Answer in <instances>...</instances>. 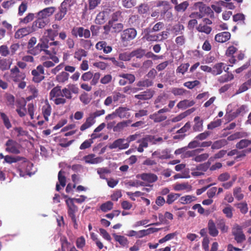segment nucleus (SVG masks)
Returning a JSON list of instances; mask_svg holds the SVG:
<instances>
[{
	"instance_id": "nucleus-1",
	"label": "nucleus",
	"mask_w": 251,
	"mask_h": 251,
	"mask_svg": "<svg viewBox=\"0 0 251 251\" xmlns=\"http://www.w3.org/2000/svg\"><path fill=\"white\" fill-rule=\"evenodd\" d=\"M31 74L32 75V81L36 83H40L45 78L44 68L41 65H39L32 70Z\"/></svg>"
},
{
	"instance_id": "nucleus-2",
	"label": "nucleus",
	"mask_w": 251,
	"mask_h": 251,
	"mask_svg": "<svg viewBox=\"0 0 251 251\" xmlns=\"http://www.w3.org/2000/svg\"><path fill=\"white\" fill-rule=\"evenodd\" d=\"M72 35L75 38H89L91 36V31L88 29H85L82 26H75L71 29Z\"/></svg>"
},
{
	"instance_id": "nucleus-3",
	"label": "nucleus",
	"mask_w": 251,
	"mask_h": 251,
	"mask_svg": "<svg viewBox=\"0 0 251 251\" xmlns=\"http://www.w3.org/2000/svg\"><path fill=\"white\" fill-rule=\"evenodd\" d=\"M79 93V88L75 84H70L67 85V87H64L62 89L61 95L65 98L66 100H71L73 98L72 94H78Z\"/></svg>"
},
{
	"instance_id": "nucleus-4",
	"label": "nucleus",
	"mask_w": 251,
	"mask_h": 251,
	"mask_svg": "<svg viewBox=\"0 0 251 251\" xmlns=\"http://www.w3.org/2000/svg\"><path fill=\"white\" fill-rule=\"evenodd\" d=\"M232 234L237 243H241L246 240V236L243 233L241 226L235 224L232 229Z\"/></svg>"
},
{
	"instance_id": "nucleus-5",
	"label": "nucleus",
	"mask_w": 251,
	"mask_h": 251,
	"mask_svg": "<svg viewBox=\"0 0 251 251\" xmlns=\"http://www.w3.org/2000/svg\"><path fill=\"white\" fill-rule=\"evenodd\" d=\"M5 146L6 147L5 151L7 152L16 154L20 153V145L16 141L12 139H9L6 142Z\"/></svg>"
},
{
	"instance_id": "nucleus-6",
	"label": "nucleus",
	"mask_w": 251,
	"mask_h": 251,
	"mask_svg": "<svg viewBox=\"0 0 251 251\" xmlns=\"http://www.w3.org/2000/svg\"><path fill=\"white\" fill-rule=\"evenodd\" d=\"M137 35L136 30L133 28L126 29L123 31L121 34V39L122 42L130 41L135 38Z\"/></svg>"
},
{
	"instance_id": "nucleus-7",
	"label": "nucleus",
	"mask_w": 251,
	"mask_h": 251,
	"mask_svg": "<svg viewBox=\"0 0 251 251\" xmlns=\"http://www.w3.org/2000/svg\"><path fill=\"white\" fill-rule=\"evenodd\" d=\"M10 75L13 81L16 82L24 80L26 77L25 73L20 71L16 66L10 70Z\"/></svg>"
},
{
	"instance_id": "nucleus-8",
	"label": "nucleus",
	"mask_w": 251,
	"mask_h": 251,
	"mask_svg": "<svg viewBox=\"0 0 251 251\" xmlns=\"http://www.w3.org/2000/svg\"><path fill=\"white\" fill-rule=\"evenodd\" d=\"M48 36L50 41H54L55 38L58 35L59 39L62 41H65L67 37V32L65 31H61L60 32L58 30H53L51 28H49L46 30Z\"/></svg>"
},
{
	"instance_id": "nucleus-9",
	"label": "nucleus",
	"mask_w": 251,
	"mask_h": 251,
	"mask_svg": "<svg viewBox=\"0 0 251 251\" xmlns=\"http://www.w3.org/2000/svg\"><path fill=\"white\" fill-rule=\"evenodd\" d=\"M65 201L67 206V213L68 216L71 219L76 217L75 214L78 211V207L75 204L73 201V199L68 198Z\"/></svg>"
},
{
	"instance_id": "nucleus-10",
	"label": "nucleus",
	"mask_w": 251,
	"mask_h": 251,
	"mask_svg": "<svg viewBox=\"0 0 251 251\" xmlns=\"http://www.w3.org/2000/svg\"><path fill=\"white\" fill-rule=\"evenodd\" d=\"M153 136L147 135L145 137L138 140L137 143H139L137 150L139 152H143L144 149L147 148L149 146V142H151L154 139Z\"/></svg>"
},
{
	"instance_id": "nucleus-11",
	"label": "nucleus",
	"mask_w": 251,
	"mask_h": 251,
	"mask_svg": "<svg viewBox=\"0 0 251 251\" xmlns=\"http://www.w3.org/2000/svg\"><path fill=\"white\" fill-rule=\"evenodd\" d=\"M55 10L54 7H47L38 12L37 16L50 23V17L53 14Z\"/></svg>"
},
{
	"instance_id": "nucleus-12",
	"label": "nucleus",
	"mask_w": 251,
	"mask_h": 251,
	"mask_svg": "<svg viewBox=\"0 0 251 251\" xmlns=\"http://www.w3.org/2000/svg\"><path fill=\"white\" fill-rule=\"evenodd\" d=\"M125 139L120 138L114 141L113 143L108 146L111 150L118 148L119 150L126 149L129 147L128 143H125Z\"/></svg>"
},
{
	"instance_id": "nucleus-13",
	"label": "nucleus",
	"mask_w": 251,
	"mask_h": 251,
	"mask_svg": "<svg viewBox=\"0 0 251 251\" xmlns=\"http://www.w3.org/2000/svg\"><path fill=\"white\" fill-rule=\"evenodd\" d=\"M155 6L159 7L163 6V9L159 12L160 15V19L165 16L167 12L171 9V6L169 2L166 0H158L155 2Z\"/></svg>"
},
{
	"instance_id": "nucleus-14",
	"label": "nucleus",
	"mask_w": 251,
	"mask_h": 251,
	"mask_svg": "<svg viewBox=\"0 0 251 251\" xmlns=\"http://www.w3.org/2000/svg\"><path fill=\"white\" fill-rule=\"evenodd\" d=\"M49 48V43L48 40H40L37 46L35 47V49H32L33 55H36L39 54L42 51L48 49Z\"/></svg>"
},
{
	"instance_id": "nucleus-15",
	"label": "nucleus",
	"mask_w": 251,
	"mask_h": 251,
	"mask_svg": "<svg viewBox=\"0 0 251 251\" xmlns=\"http://www.w3.org/2000/svg\"><path fill=\"white\" fill-rule=\"evenodd\" d=\"M33 32L31 26H27L18 29L14 34L15 39H21L30 33Z\"/></svg>"
},
{
	"instance_id": "nucleus-16",
	"label": "nucleus",
	"mask_w": 251,
	"mask_h": 251,
	"mask_svg": "<svg viewBox=\"0 0 251 251\" xmlns=\"http://www.w3.org/2000/svg\"><path fill=\"white\" fill-rule=\"evenodd\" d=\"M154 93V91L151 89H149L140 93L139 94L135 95L134 98L136 99L142 100H148L152 98Z\"/></svg>"
},
{
	"instance_id": "nucleus-17",
	"label": "nucleus",
	"mask_w": 251,
	"mask_h": 251,
	"mask_svg": "<svg viewBox=\"0 0 251 251\" xmlns=\"http://www.w3.org/2000/svg\"><path fill=\"white\" fill-rule=\"evenodd\" d=\"M49 23L46 20L38 17L37 19L32 23L31 27L33 31L35 32L39 29L43 28Z\"/></svg>"
},
{
	"instance_id": "nucleus-18",
	"label": "nucleus",
	"mask_w": 251,
	"mask_h": 251,
	"mask_svg": "<svg viewBox=\"0 0 251 251\" xmlns=\"http://www.w3.org/2000/svg\"><path fill=\"white\" fill-rule=\"evenodd\" d=\"M140 178L144 181L151 183L155 182L158 179L157 176L153 173H143L140 176Z\"/></svg>"
},
{
	"instance_id": "nucleus-19",
	"label": "nucleus",
	"mask_w": 251,
	"mask_h": 251,
	"mask_svg": "<svg viewBox=\"0 0 251 251\" xmlns=\"http://www.w3.org/2000/svg\"><path fill=\"white\" fill-rule=\"evenodd\" d=\"M109 11H103L100 12L96 17L95 22L97 24L102 25L106 21L109 15Z\"/></svg>"
},
{
	"instance_id": "nucleus-20",
	"label": "nucleus",
	"mask_w": 251,
	"mask_h": 251,
	"mask_svg": "<svg viewBox=\"0 0 251 251\" xmlns=\"http://www.w3.org/2000/svg\"><path fill=\"white\" fill-rule=\"evenodd\" d=\"M231 34L230 32L224 31L217 34L215 36V40L218 42L224 43L229 40Z\"/></svg>"
},
{
	"instance_id": "nucleus-21",
	"label": "nucleus",
	"mask_w": 251,
	"mask_h": 251,
	"mask_svg": "<svg viewBox=\"0 0 251 251\" xmlns=\"http://www.w3.org/2000/svg\"><path fill=\"white\" fill-rule=\"evenodd\" d=\"M149 118L152 120L154 123H160L166 120L167 119V116L165 115H163L158 110L157 112L151 114L149 116Z\"/></svg>"
},
{
	"instance_id": "nucleus-22",
	"label": "nucleus",
	"mask_w": 251,
	"mask_h": 251,
	"mask_svg": "<svg viewBox=\"0 0 251 251\" xmlns=\"http://www.w3.org/2000/svg\"><path fill=\"white\" fill-rule=\"evenodd\" d=\"M96 48L98 50H102L105 53H108L111 52L112 48L108 46L105 41H99L96 45Z\"/></svg>"
},
{
	"instance_id": "nucleus-23",
	"label": "nucleus",
	"mask_w": 251,
	"mask_h": 251,
	"mask_svg": "<svg viewBox=\"0 0 251 251\" xmlns=\"http://www.w3.org/2000/svg\"><path fill=\"white\" fill-rule=\"evenodd\" d=\"M209 234L212 237H216L219 234V231L216 227V224L212 219L209 220L207 224Z\"/></svg>"
},
{
	"instance_id": "nucleus-24",
	"label": "nucleus",
	"mask_w": 251,
	"mask_h": 251,
	"mask_svg": "<svg viewBox=\"0 0 251 251\" xmlns=\"http://www.w3.org/2000/svg\"><path fill=\"white\" fill-rule=\"evenodd\" d=\"M128 110L126 107H119L115 110V113L120 118H128L130 116Z\"/></svg>"
},
{
	"instance_id": "nucleus-25",
	"label": "nucleus",
	"mask_w": 251,
	"mask_h": 251,
	"mask_svg": "<svg viewBox=\"0 0 251 251\" xmlns=\"http://www.w3.org/2000/svg\"><path fill=\"white\" fill-rule=\"evenodd\" d=\"M62 89L61 86L57 85L52 88L50 92L49 98L50 100L61 95Z\"/></svg>"
},
{
	"instance_id": "nucleus-26",
	"label": "nucleus",
	"mask_w": 251,
	"mask_h": 251,
	"mask_svg": "<svg viewBox=\"0 0 251 251\" xmlns=\"http://www.w3.org/2000/svg\"><path fill=\"white\" fill-rule=\"evenodd\" d=\"M223 69H225L224 63L220 62L215 64L212 68L211 74L213 75H217L221 74Z\"/></svg>"
},
{
	"instance_id": "nucleus-27",
	"label": "nucleus",
	"mask_w": 251,
	"mask_h": 251,
	"mask_svg": "<svg viewBox=\"0 0 251 251\" xmlns=\"http://www.w3.org/2000/svg\"><path fill=\"white\" fill-rule=\"evenodd\" d=\"M68 10L66 7L62 6L61 4L59 8L58 11L55 14L54 18L56 21H60L63 19L65 16L66 15Z\"/></svg>"
},
{
	"instance_id": "nucleus-28",
	"label": "nucleus",
	"mask_w": 251,
	"mask_h": 251,
	"mask_svg": "<svg viewBox=\"0 0 251 251\" xmlns=\"http://www.w3.org/2000/svg\"><path fill=\"white\" fill-rule=\"evenodd\" d=\"M22 161L24 162H26V158L24 157H21L19 156L13 157L10 155L5 156V162L11 164L12 163H16L18 161Z\"/></svg>"
},
{
	"instance_id": "nucleus-29",
	"label": "nucleus",
	"mask_w": 251,
	"mask_h": 251,
	"mask_svg": "<svg viewBox=\"0 0 251 251\" xmlns=\"http://www.w3.org/2000/svg\"><path fill=\"white\" fill-rule=\"evenodd\" d=\"M42 111L45 120L48 121L49 117L51 112V107L48 102H47L46 104L42 107Z\"/></svg>"
},
{
	"instance_id": "nucleus-30",
	"label": "nucleus",
	"mask_w": 251,
	"mask_h": 251,
	"mask_svg": "<svg viewBox=\"0 0 251 251\" xmlns=\"http://www.w3.org/2000/svg\"><path fill=\"white\" fill-rule=\"evenodd\" d=\"M84 160L87 163L90 164H97L100 162V157H95L94 154H90L84 156Z\"/></svg>"
},
{
	"instance_id": "nucleus-31",
	"label": "nucleus",
	"mask_w": 251,
	"mask_h": 251,
	"mask_svg": "<svg viewBox=\"0 0 251 251\" xmlns=\"http://www.w3.org/2000/svg\"><path fill=\"white\" fill-rule=\"evenodd\" d=\"M195 125L193 127L194 131H201L203 130V120H200V117L196 116L194 118Z\"/></svg>"
},
{
	"instance_id": "nucleus-32",
	"label": "nucleus",
	"mask_w": 251,
	"mask_h": 251,
	"mask_svg": "<svg viewBox=\"0 0 251 251\" xmlns=\"http://www.w3.org/2000/svg\"><path fill=\"white\" fill-rule=\"evenodd\" d=\"M227 144V140L225 139L217 140L212 144L211 149L213 150H218L226 146Z\"/></svg>"
},
{
	"instance_id": "nucleus-33",
	"label": "nucleus",
	"mask_w": 251,
	"mask_h": 251,
	"mask_svg": "<svg viewBox=\"0 0 251 251\" xmlns=\"http://www.w3.org/2000/svg\"><path fill=\"white\" fill-rule=\"evenodd\" d=\"M69 74L66 72L63 71L56 76V80L59 83H65L69 79Z\"/></svg>"
},
{
	"instance_id": "nucleus-34",
	"label": "nucleus",
	"mask_w": 251,
	"mask_h": 251,
	"mask_svg": "<svg viewBox=\"0 0 251 251\" xmlns=\"http://www.w3.org/2000/svg\"><path fill=\"white\" fill-rule=\"evenodd\" d=\"M191 189L192 186L189 185L188 183H177L174 186V189L175 191H182L186 190L187 191H190L191 190Z\"/></svg>"
},
{
	"instance_id": "nucleus-35",
	"label": "nucleus",
	"mask_w": 251,
	"mask_h": 251,
	"mask_svg": "<svg viewBox=\"0 0 251 251\" xmlns=\"http://www.w3.org/2000/svg\"><path fill=\"white\" fill-rule=\"evenodd\" d=\"M189 5L188 1H184L180 3H178L174 6L175 10L177 12H184Z\"/></svg>"
},
{
	"instance_id": "nucleus-36",
	"label": "nucleus",
	"mask_w": 251,
	"mask_h": 251,
	"mask_svg": "<svg viewBox=\"0 0 251 251\" xmlns=\"http://www.w3.org/2000/svg\"><path fill=\"white\" fill-rule=\"evenodd\" d=\"M113 236L114 237L115 240L118 242L121 246L125 247L127 246L128 242L126 237L122 235H118L116 233L112 234Z\"/></svg>"
},
{
	"instance_id": "nucleus-37",
	"label": "nucleus",
	"mask_w": 251,
	"mask_h": 251,
	"mask_svg": "<svg viewBox=\"0 0 251 251\" xmlns=\"http://www.w3.org/2000/svg\"><path fill=\"white\" fill-rule=\"evenodd\" d=\"M195 103V102L194 100H184L179 101L177 104V107L179 109H185L194 105Z\"/></svg>"
},
{
	"instance_id": "nucleus-38",
	"label": "nucleus",
	"mask_w": 251,
	"mask_h": 251,
	"mask_svg": "<svg viewBox=\"0 0 251 251\" xmlns=\"http://www.w3.org/2000/svg\"><path fill=\"white\" fill-rule=\"evenodd\" d=\"M95 122L96 121L93 120V118H91L90 116H89L86 118L85 123L80 126V130L82 131L86 130V129L90 127L93 125H94Z\"/></svg>"
},
{
	"instance_id": "nucleus-39",
	"label": "nucleus",
	"mask_w": 251,
	"mask_h": 251,
	"mask_svg": "<svg viewBox=\"0 0 251 251\" xmlns=\"http://www.w3.org/2000/svg\"><path fill=\"white\" fill-rule=\"evenodd\" d=\"M132 58L136 57L137 58L141 59L145 55V50L142 48H138L131 52Z\"/></svg>"
},
{
	"instance_id": "nucleus-40",
	"label": "nucleus",
	"mask_w": 251,
	"mask_h": 251,
	"mask_svg": "<svg viewBox=\"0 0 251 251\" xmlns=\"http://www.w3.org/2000/svg\"><path fill=\"white\" fill-rule=\"evenodd\" d=\"M152 80L147 78L139 81L137 84V86L139 87H149L153 85Z\"/></svg>"
},
{
	"instance_id": "nucleus-41",
	"label": "nucleus",
	"mask_w": 251,
	"mask_h": 251,
	"mask_svg": "<svg viewBox=\"0 0 251 251\" xmlns=\"http://www.w3.org/2000/svg\"><path fill=\"white\" fill-rule=\"evenodd\" d=\"M234 79V75L231 73H227L220 76L218 81L220 83H223L232 80Z\"/></svg>"
},
{
	"instance_id": "nucleus-42",
	"label": "nucleus",
	"mask_w": 251,
	"mask_h": 251,
	"mask_svg": "<svg viewBox=\"0 0 251 251\" xmlns=\"http://www.w3.org/2000/svg\"><path fill=\"white\" fill-rule=\"evenodd\" d=\"M247 106L245 105H242L238 108H237L234 112L231 114L232 119H234L238 117L240 115H243L246 113Z\"/></svg>"
},
{
	"instance_id": "nucleus-43",
	"label": "nucleus",
	"mask_w": 251,
	"mask_h": 251,
	"mask_svg": "<svg viewBox=\"0 0 251 251\" xmlns=\"http://www.w3.org/2000/svg\"><path fill=\"white\" fill-rule=\"evenodd\" d=\"M37 43V39L35 37H32L30 38V39L29 40L28 43H27V49H28V52L33 55L32 49H35V47H34L35 45Z\"/></svg>"
},
{
	"instance_id": "nucleus-44",
	"label": "nucleus",
	"mask_w": 251,
	"mask_h": 251,
	"mask_svg": "<svg viewBox=\"0 0 251 251\" xmlns=\"http://www.w3.org/2000/svg\"><path fill=\"white\" fill-rule=\"evenodd\" d=\"M216 224L218 227L223 233L227 232L228 227L226 225L225 221L224 219L218 220L216 222Z\"/></svg>"
},
{
	"instance_id": "nucleus-45",
	"label": "nucleus",
	"mask_w": 251,
	"mask_h": 251,
	"mask_svg": "<svg viewBox=\"0 0 251 251\" xmlns=\"http://www.w3.org/2000/svg\"><path fill=\"white\" fill-rule=\"evenodd\" d=\"M60 242L61 245V251H68L71 243L68 242L66 237H61Z\"/></svg>"
},
{
	"instance_id": "nucleus-46",
	"label": "nucleus",
	"mask_w": 251,
	"mask_h": 251,
	"mask_svg": "<svg viewBox=\"0 0 251 251\" xmlns=\"http://www.w3.org/2000/svg\"><path fill=\"white\" fill-rule=\"evenodd\" d=\"M87 55V51L83 49H79L76 50L74 53V58L78 61H80L83 57H85Z\"/></svg>"
},
{
	"instance_id": "nucleus-47",
	"label": "nucleus",
	"mask_w": 251,
	"mask_h": 251,
	"mask_svg": "<svg viewBox=\"0 0 251 251\" xmlns=\"http://www.w3.org/2000/svg\"><path fill=\"white\" fill-rule=\"evenodd\" d=\"M251 144V140L242 139L236 144V147L238 149H243Z\"/></svg>"
},
{
	"instance_id": "nucleus-48",
	"label": "nucleus",
	"mask_w": 251,
	"mask_h": 251,
	"mask_svg": "<svg viewBox=\"0 0 251 251\" xmlns=\"http://www.w3.org/2000/svg\"><path fill=\"white\" fill-rule=\"evenodd\" d=\"M180 194L176 193H170L168 195L167 197L166 203L168 204H172L179 197Z\"/></svg>"
},
{
	"instance_id": "nucleus-49",
	"label": "nucleus",
	"mask_w": 251,
	"mask_h": 251,
	"mask_svg": "<svg viewBox=\"0 0 251 251\" xmlns=\"http://www.w3.org/2000/svg\"><path fill=\"white\" fill-rule=\"evenodd\" d=\"M195 200L196 197L195 196L186 195L181 197L179 199V201L182 204H186L191 203L192 201H194Z\"/></svg>"
},
{
	"instance_id": "nucleus-50",
	"label": "nucleus",
	"mask_w": 251,
	"mask_h": 251,
	"mask_svg": "<svg viewBox=\"0 0 251 251\" xmlns=\"http://www.w3.org/2000/svg\"><path fill=\"white\" fill-rule=\"evenodd\" d=\"M113 203L111 201H107L102 203L100 207L101 210L104 212H106L112 209Z\"/></svg>"
},
{
	"instance_id": "nucleus-51",
	"label": "nucleus",
	"mask_w": 251,
	"mask_h": 251,
	"mask_svg": "<svg viewBox=\"0 0 251 251\" xmlns=\"http://www.w3.org/2000/svg\"><path fill=\"white\" fill-rule=\"evenodd\" d=\"M197 29L201 32H204L207 34H209L212 28L207 25H203L202 24H200L197 27Z\"/></svg>"
},
{
	"instance_id": "nucleus-52",
	"label": "nucleus",
	"mask_w": 251,
	"mask_h": 251,
	"mask_svg": "<svg viewBox=\"0 0 251 251\" xmlns=\"http://www.w3.org/2000/svg\"><path fill=\"white\" fill-rule=\"evenodd\" d=\"M0 115L6 128L8 129L10 128L12 126V125L9 118L4 113L1 112L0 113Z\"/></svg>"
},
{
	"instance_id": "nucleus-53",
	"label": "nucleus",
	"mask_w": 251,
	"mask_h": 251,
	"mask_svg": "<svg viewBox=\"0 0 251 251\" xmlns=\"http://www.w3.org/2000/svg\"><path fill=\"white\" fill-rule=\"evenodd\" d=\"M241 188L240 187H235L233 189V196L238 200L240 201L244 198V195L241 193Z\"/></svg>"
},
{
	"instance_id": "nucleus-54",
	"label": "nucleus",
	"mask_w": 251,
	"mask_h": 251,
	"mask_svg": "<svg viewBox=\"0 0 251 251\" xmlns=\"http://www.w3.org/2000/svg\"><path fill=\"white\" fill-rule=\"evenodd\" d=\"M10 64L6 59H1L0 60V69L2 71L8 70L10 68Z\"/></svg>"
},
{
	"instance_id": "nucleus-55",
	"label": "nucleus",
	"mask_w": 251,
	"mask_h": 251,
	"mask_svg": "<svg viewBox=\"0 0 251 251\" xmlns=\"http://www.w3.org/2000/svg\"><path fill=\"white\" fill-rule=\"evenodd\" d=\"M177 234L176 232L169 233L167 234L165 237L160 239L158 241V243L159 244H162L164 242H166L169 240H170L173 238Z\"/></svg>"
},
{
	"instance_id": "nucleus-56",
	"label": "nucleus",
	"mask_w": 251,
	"mask_h": 251,
	"mask_svg": "<svg viewBox=\"0 0 251 251\" xmlns=\"http://www.w3.org/2000/svg\"><path fill=\"white\" fill-rule=\"evenodd\" d=\"M119 76L122 78H126L128 81L129 84H132L135 80L134 75L130 74H122L119 75Z\"/></svg>"
},
{
	"instance_id": "nucleus-57",
	"label": "nucleus",
	"mask_w": 251,
	"mask_h": 251,
	"mask_svg": "<svg viewBox=\"0 0 251 251\" xmlns=\"http://www.w3.org/2000/svg\"><path fill=\"white\" fill-rule=\"evenodd\" d=\"M189 67V63L181 64L179 66L177 67L176 70V73H180L184 75L185 73L187 71V70Z\"/></svg>"
},
{
	"instance_id": "nucleus-58",
	"label": "nucleus",
	"mask_w": 251,
	"mask_h": 251,
	"mask_svg": "<svg viewBox=\"0 0 251 251\" xmlns=\"http://www.w3.org/2000/svg\"><path fill=\"white\" fill-rule=\"evenodd\" d=\"M138 12L140 14H144L147 13L149 10V6L148 4L142 3L138 7Z\"/></svg>"
},
{
	"instance_id": "nucleus-59",
	"label": "nucleus",
	"mask_w": 251,
	"mask_h": 251,
	"mask_svg": "<svg viewBox=\"0 0 251 251\" xmlns=\"http://www.w3.org/2000/svg\"><path fill=\"white\" fill-rule=\"evenodd\" d=\"M76 3V0H64L62 3V6L66 7L68 10H70L71 7Z\"/></svg>"
},
{
	"instance_id": "nucleus-60",
	"label": "nucleus",
	"mask_w": 251,
	"mask_h": 251,
	"mask_svg": "<svg viewBox=\"0 0 251 251\" xmlns=\"http://www.w3.org/2000/svg\"><path fill=\"white\" fill-rule=\"evenodd\" d=\"M112 97L114 102H117L119 101H120L121 102H122L123 100L125 99L126 97L124 94H122L119 92H114L113 93Z\"/></svg>"
},
{
	"instance_id": "nucleus-61",
	"label": "nucleus",
	"mask_w": 251,
	"mask_h": 251,
	"mask_svg": "<svg viewBox=\"0 0 251 251\" xmlns=\"http://www.w3.org/2000/svg\"><path fill=\"white\" fill-rule=\"evenodd\" d=\"M236 206L239 209L242 214H246L248 211V205L246 202H241L237 204Z\"/></svg>"
},
{
	"instance_id": "nucleus-62",
	"label": "nucleus",
	"mask_w": 251,
	"mask_h": 251,
	"mask_svg": "<svg viewBox=\"0 0 251 251\" xmlns=\"http://www.w3.org/2000/svg\"><path fill=\"white\" fill-rule=\"evenodd\" d=\"M211 163L209 160L207 162L203 164L199 165L196 167V170L197 171H201L202 172H206L208 169L210 167Z\"/></svg>"
},
{
	"instance_id": "nucleus-63",
	"label": "nucleus",
	"mask_w": 251,
	"mask_h": 251,
	"mask_svg": "<svg viewBox=\"0 0 251 251\" xmlns=\"http://www.w3.org/2000/svg\"><path fill=\"white\" fill-rule=\"evenodd\" d=\"M222 124V120L221 119H217L215 121L211 122L207 125V128L208 129L212 130L214 128L220 126Z\"/></svg>"
},
{
	"instance_id": "nucleus-64",
	"label": "nucleus",
	"mask_w": 251,
	"mask_h": 251,
	"mask_svg": "<svg viewBox=\"0 0 251 251\" xmlns=\"http://www.w3.org/2000/svg\"><path fill=\"white\" fill-rule=\"evenodd\" d=\"M206 6L202 2H197L194 4V8L195 10H198L199 12L203 14L204 11V8H206Z\"/></svg>"
}]
</instances>
